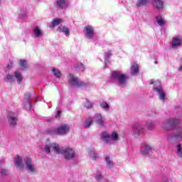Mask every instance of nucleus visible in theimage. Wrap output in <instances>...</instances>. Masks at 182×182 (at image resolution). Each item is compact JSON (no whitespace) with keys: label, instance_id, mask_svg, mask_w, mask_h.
Listing matches in <instances>:
<instances>
[{"label":"nucleus","instance_id":"1","mask_svg":"<svg viewBox=\"0 0 182 182\" xmlns=\"http://www.w3.org/2000/svg\"><path fill=\"white\" fill-rule=\"evenodd\" d=\"M50 149L57 154H63L67 160H72V159H75V157H76L75 150L70 148L62 149L59 147V145L56 143L46 144L44 148L45 152L47 154H49V153H50Z\"/></svg>","mask_w":182,"mask_h":182},{"label":"nucleus","instance_id":"2","mask_svg":"<svg viewBox=\"0 0 182 182\" xmlns=\"http://www.w3.org/2000/svg\"><path fill=\"white\" fill-rule=\"evenodd\" d=\"M101 139L105 144H114V141H117L120 139L119 134L116 132H112L110 134L106 132L101 134Z\"/></svg>","mask_w":182,"mask_h":182},{"label":"nucleus","instance_id":"3","mask_svg":"<svg viewBox=\"0 0 182 182\" xmlns=\"http://www.w3.org/2000/svg\"><path fill=\"white\" fill-rule=\"evenodd\" d=\"M111 79L112 80H117L119 86H121V87H124L127 85L129 77L124 75L121 71H114L112 72Z\"/></svg>","mask_w":182,"mask_h":182},{"label":"nucleus","instance_id":"4","mask_svg":"<svg viewBox=\"0 0 182 182\" xmlns=\"http://www.w3.org/2000/svg\"><path fill=\"white\" fill-rule=\"evenodd\" d=\"M150 85H154L153 90L157 93L161 102L166 101V91L161 87V82L159 80H151Z\"/></svg>","mask_w":182,"mask_h":182},{"label":"nucleus","instance_id":"5","mask_svg":"<svg viewBox=\"0 0 182 182\" xmlns=\"http://www.w3.org/2000/svg\"><path fill=\"white\" fill-rule=\"evenodd\" d=\"M70 130V127L66 124L60 125L58 128H50L48 130L49 134H58L59 136H65L68 134Z\"/></svg>","mask_w":182,"mask_h":182},{"label":"nucleus","instance_id":"6","mask_svg":"<svg viewBox=\"0 0 182 182\" xmlns=\"http://www.w3.org/2000/svg\"><path fill=\"white\" fill-rule=\"evenodd\" d=\"M154 125V122L149 121L148 122H143L142 124H136L132 127V134L137 137L140 134V132H143L144 130V126L148 127V129H151Z\"/></svg>","mask_w":182,"mask_h":182},{"label":"nucleus","instance_id":"7","mask_svg":"<svg viewBox=\"0 0 182 182\" xmlns=\"http://www.w3.org/2000/svg\"><path fill=\"white\" fill-rule=\"evenodd\" d=\"M177 124H180L179 119L170 118L162 122L161 127H163V129H166V130H170V129L176 127Z\"/></svg>","mask_w":182,"mask_h":182},{"label":"nucleus","instance_id":"8","mask_svg":"<svg viewBox=\"0 0 182 182\" xmlns=\"http://www.w3.org/2000/svg\"><path fill=\"white\" fill-rule=\"evenodd\" d=\"M68 83L73 87H82L85 83L79 80L77 77L73 75V74H69L68 76Z\"/></svg>","mask_w":182,"mask_h":182},{"label":"nucleus","instance_id":"9","mask_svg":"<svg viewBox=\"0 0 182 182\" xmlns=\"http://www.w3.org/2000/svg\"><path fill=\"white\" fill-rule=\"evenodd\" d=\"M24 167H26L27 171L28 173H36V166H35V164L32 161V159L29 157H26L24 159Z\"/></svg>","mask_w":182,"mask_h":182},{"label":"nucleus","instance_id":"10","mask_svg":"<svg viewBox=\"0 0 182 182\" xmlns=\"http://www.w3.org/2000/svg\"><path fill=\"white\" fill-rule=\"evenodd\" d=\"M7 119L10 127H15L18 122V115L12 111H9L7 112Z\"/></svg>","mask_w":182,"mask_h":182},{"label":"nucleus","instance_id":"11","mask_svg":"<svg viewBox=\"0 0 182 182\" xmlns=\"http://www.w3.org/2000/svg\"><path fill=\"white\" fill-rule=\"evenodd\" d=\"M14 164L17 168L23 170L25 168V164H23V159L22 157L17 156L14 158Z\"/></svg>","mask_w":182,"mask_h":182},{"label":"nucleus","instance_id":"12","mask_svg":"<svg viewBox=\"0 0 182 182\" xmlns=\"http://www.w3.org/2000/svg\"><path fill=\"white\" fill-rule=\"evenodd\" d=\"M85 37L88 39H92L95 35V29L91 26H86L85 27Z\"/></svg>","mask_w":182,"mask_h":182},{"label":"nucleus","instance_id":"13","mask_svg":"<svg viewBox=\"0 0 182 182\" xmlns=\"http://www.w3.org/2000/svg\"><path fill=\"white\" fill-rule=\"evenodd\" d=\"M153 5L156 11H163L164 9V1L163 0H154Z\"/></svg>","mask_w":182,"mask_h":182},{"label":"nucleus","instance_id":"14","mask_svg":"<svg viewBox=\"0 0 182 182\" xmlns=\"http://www.w3.org/2000/svg\"><path fill=\"white\" fill-rule=\"evenodd\" d=\"M182 39L180 36H176L172 38V41L171 45L172 48H178V46H181Z\"/></svg>","mask_w":182,"mask_h":182},{"label":"nucleus","instance_id":"15","mask_svg":"<svg viewBox=\"0 0 182 182\" xmlns=\"http://www.w3.org/2000/svg\"><path fill=\"white\" fill-rule=\"evenodd\" d=\"M94 122H96L98 126H100L101 127H103L106 123L105 119H103L100 114H95L94 117Z\"/></svg>","mask_w":182,"mask_h":182},{"label":"nucleus","instance_id":"16","mask_svg":"<svg viewBox=\"0 0 182 182\" xmlns=\"http://www.w3.org/2000/svg\"><path fill=\"white\" fill-rule=\"evenodd\" d=\"M151 151V147L149 145L145 144L142 145L140 149V153L142 156H146Z\"/></svg>","mask_w":182,"mask_h":182},{"label":"nucleus","instance_id":"17","mask_svg":"<svg viewBox=\"0 0 182 182\" xmlns=\"http://www.w3.org/2000/svg\"><path fill=\"white\" fill-rule=\"evenodd\" d=\"M56 5L58 6V8L66 9V8L69 6V1L68 0H57Z\"/></svg>","mask_w":182,"mask_h":182},{"label":"nucleus","instance_id":"18","mask_svg":"<svg viewBox=\"0 0 182 182\" xmlns=\"http://www.w3.org/2000/svg\"><path fill=\"white\" fill-rule=\"evenodd\" d=\"M33 33L34 38H42L43 36V33L41 31L39 27H35L33 30Z\"/></svg>","mask_w":182,"mask_h":182},{"label":"nucleus","instance_id":"19","mask_svg":"<svg viewBox=\"0 0 182 182\" xmlns=\"http://www.w3.org/2000/svg\"><path fill=\"white\" fill-rule=\"evenodd\" d=\"M131 73L132 75H137L139 73V65L134 64L132 65Z\"/></svg>","mask_w":182,"mask_h":182},{"label":"nucleus","instance_id":"20","mask_svg":"<svg viewBox=\"0 0 182 182\" xmlns=\"http://www.w3.org/2000/svg\"><path fill=\"white\" fill-rule=\"evenodd\" d=\"M14 76L18 82V83H21L22 82L23 77L19 71H16L14 73Z\"/></svg>","mask_w":182,"mask_h":182},{"label":"nucleus","instance_id":"21","mask_svg":"<svg viewBox=\"0 0 182 182\" xmlns=\"http://www.w3.org/2000/svg\"><path fill=\"white\" fill-rule=\"evenodd\" d=\"M58 31L60 32H63V33H65V35H66V36H69V28H68V27L60 26V27H58Z\"/></svg>","mask_w":182,"mask_h":182},{"label":"nucleus","instance_id":"22","mask_svg":"<svg viewBox=\"0 0 182 182\" xmlns=\"http://www.w3.org/2000/svg\"><path fill=\"white\" fill-rule=\"evenodd\" d=\"M4 80H5V82H9V83H12V82H15V77L12 75H7L4 77Z\"/></svg>","mask_w":182,"mask_h":182},{"label":"nucleus","instance_id":"23","mask_svg":"<svg viewBox=\"0 0 182 182\" xmlns=\"http://www.w3.org/2000/svg\"><path fill=\"white\" fill-rule=\"evenodd\" d=\"M89 155L92 160H96L99 157V155L93 149L89 151Z\"/></svg>","mask_w":182,"mask_h":182},{"label":"nucleus","instance_id":"24","mask_svg":"<svg viewBox=\"0 0 182 182\" xmlns=\"http://www.w3.org/2000/svg\"><path fill=\"white\" fill-rule=\"evenodd\" d=\"M60 22H62V19L55 18L52 21L50 27L51 28H55V26H58V25H59V23H60Z\"/></svg>","mask_w":182,"mask_h":182},{"label":"nucleus","instance_id":"25","mask_svg":"<svg viewBox=\"0 0 182 182\" xmlns=\"http://www.w3.org/2000/svg\"><path fill=\"white\" fill-rule=\"evenodd\" d=\"M52 73L54 75L55 77H60V76H62V73L57 68H53Z\"/></svg>","mask_w":182,"mask_h":182},{"label":"nucleus","instance_id":"26","mask_svg":"<svg viewBox=\"0 0 182 182\" xmlns=\"http://www.w3.org/2000/svg\"><path fill=\"white\" fill-rule=\"evenodd\" d=\"M31 98V93L28 92L25 94V99L27 100V107H25L26 109H31V102L29 99Z\"/></svg>","mask_w":182,"mask_h":182},{"label":"nucleus","instance_id":"27","mask_svg":"<svg viewBox=\"0 0 182 182\" xmlns=\"http://www.w3.org/2000/svg\"><path fill=\"white\" fill-rule=\"evenodd\" d=\"M93 123V119L92 118H88L86 119L85 124H84V127L87 129V127H90Z\"/></svg>","mask_w":182,"mask_h":182},{"label":"nucleus","instance_id":"28","mask_svg":"<svg viewBox=\"0 0 182 182\" xmlns=\"http://www.w3.org/2000/svg\"><path fill=\"white\" fill-rule=\"evenodd\" d=\"M173 137L176 139H182V128H178L176 130V133L173 135Z\"/></svg>","mask_w":182,"mask_h":182},{"label":"nucleus","instance_id":"29","mask_svg":"<svg viewBox=\"0 0 182 182\" xmlns=\"http://www.w3.org/2000/svg\"><path fill=\"white\" fill-rule=\"evenodd\" d=\"M20 66L23 70H25L26 68H28V62L26 60H20Z\"/></svg>","mask_w":182,"mask_h":182},{"label":"nucleus","instance_id":"30","mask_svg":"<svg viewBox=\"0 0 182 182\" xmlns=\"http://www.w3.org/2000/svg\"><path fill=\"white\" fill-rule=\"evenodd\" d=\"M156 22L159 26H163L166 22H164V20H163V18H161V16H156Z\"/></svg>","mask_w":182,"mask_h":182},{"label":"nucleus","instance_id":"31","mask_svg":"<svg viewBox=\"0 0 182 182\" xmlns=\"http://www.w3.org/2000/svg\"><path fill=\"white\" fill-rule=\"evenodd\" d=\"M105 161L107 163V167H113V161L110 159V157L106 156L105 157Z\"/></svg>","mask_w":182,"mask_h":182},{"label":"nucleus","instance_id":"32","mask_svg":"<svg viewBox=\"0 0 182 182\" xmlns=\"http://www.w3.org/2000/svg\"><path fill=\"white\" fill-rule=\"evenodd\" d=\"M100 107L104 109L105 110H109V104L107 102L102 101L100 103Z\"/></svg>","mask_w":182,"mask_h":182},{"label":"nucleus","instance_id":"33","mask_svg":"<svg viewBox=\"0 0 182 182\" xmlns=\"http://www.w3.org/2000/svg\"><path fill=\"white\" fill-rule=\"evenodd\" d=\"M76 70L83 72V70H85V65H83L82 63H78L76 66Z\"/></svg>","mask_w":182,"mask_h":182},{"label":"nucleus","instance_id":"34","mask_svg":"<svg viewBox=\"0 0 182 182\" xmlns=\"http://www.w3.org/2000/svg\"><path fill=\"white\" fill-rule=\"evenodd\" d=\"M149 2V0H138L137 6H141L143 5H146Z\"/></svg>","mask_w":182,"mask_h":182},{"label":"nucleus","instance_id":"35","mask_svg":"<svg viewBox=\"0 0 182 182\" xmlns=\"http://www.w3.org/2000/svg\"><path fill=\"white\" fill-rule=\"evenodd\" d=\"M177 154L180 159H182V151H181V145L178 144L177 145Z\"/></svg>","mask_w":182,"mask_h":182},{"label":"nucleus","instance_id":"36","mask_svg":"<svg viewBox=\"0 0 182 182\" xmlns=\"http://www.w3.org/2000/svg\"><path fill=\"white\" fill-rule=\"evenodd\" d=\"M110 56H112V53H110V51H108L105 53V68L107 65V63L109 62V58H110Z\"/></svg>","mask_w":182,"mask_h":182},{"label":"nucleus","instance_id":"37","mask_svg":"<svg viewBox=\"0 0 182 182\" xmlns=\"http://www.w3.org/2000/svg\"><path fill=\"white\" fill-rule=\"evenodd\" d=\"M83 105L84 107H86V109H90L92 107V102H90V101L86 100Z\"/></svg>","mask_w":182,"mask_h":182},{"label":"nucleus","instance_id":"38","mask_svg":"<svg viewBox=\"0 0 182 182\" xmlns=\"http://www.w3.org/2000/svg\"><path fill=\"white\" fill-rule=\"evenodd\" d=\"M95 178L96 180H102V178H103V175H102V173L100 172H97L96 176H95Z\"/></svg>","mask_w":182,"mask_h":182},{"label":"nucleus","instance_id":"39","mask_svg":"<svg viewBox=\"0 0 182 182\" xmlns=\"http://www.w3.org/2000/svg\"><path fill=\"white\" fill-rule=\"evenodd\" d=\"M0 173L2 176H8V174H9V171L6 169H1Z\"/></svg>","mask_w":182,"mask_h":182},{"label":"nucleus","instance_id":"40","mask_svg":"<svg viewBox=\"0 0 182 182\" xmlns=\"http://www.w3.org/2000/svg\"><path fill=\"white\" fill-rule=\"evenodd\" d=\"M12 66H14V63L11 62L8 64L7 68L9 69L10 68H12Z\"/></svg>","mask_w":182,"mask_h":182},{"label":"nucleus","instance_id":"41","mask_svg":"<svg viewBox=\"0 0 182 182\" xmlns=\"http://www.w3.org/2000/svg\"><path fill=\"white\" fill-rule=\"evenodd\" d=\"M60 113H61V112H60V111H58V112H57V114H57V116H60Z\"/></svg>","mask_w":182,"mask_h":182},{"label":"nucleus","instance_id":"42","mask_svg":"<svg viewBox=\"0 0 182 182\" xmlns=\"http://www.w3.org/2000/svg\"><path fill=\"white\" fill-rule=\"evenodd\" d=\"M154 63H155V65H157V63H159L157 62V60H156V61L154 62Z\"/></svg>","mask_w":182,"mask_h":182},{"label":"nucleus","instance_id":"43","mask_svg":"<svg viewBox=\"0 0 182 182\" xmlns=\"http://www.w3.org/2000/svg\"><path fill=\"white\" fill-rule=\"evenodd\" d=\"M0 4H1V0H0Z\"/></svg>","mask_w":182,"mask_h":182}]
</instances>
